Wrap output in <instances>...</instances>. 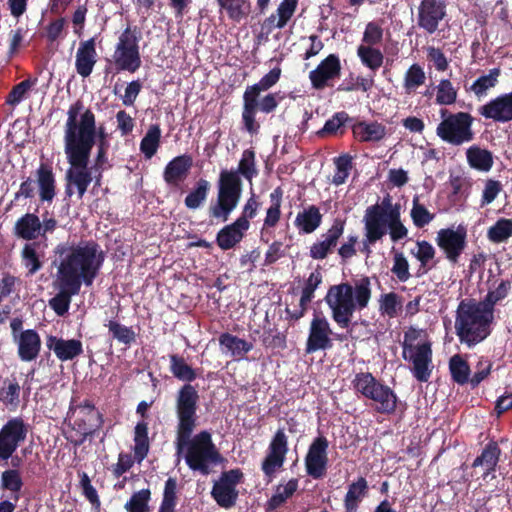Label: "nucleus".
Returning <instances> with one entry per match:
<instances>
[{
    "instance_id": "obj_1",
    "label": "nucleus",
    "mask_w": 512,
    "mask_h": 512,
    "mask_svg": "<svg viewBox=\"0 0 512 512\" xmlns=\"http://www.w3.org/2000/svg\"><path fill=\"white\" fill-rule=\"evenodd\" d=\"M81 100L73 103L67 112L64 131V151L70 168L66 172L65 195L71 197L76 187L78 199L85 195L93 181L92 169L88 168L91 151L95 145L96 118Z\"/></svg>"
},
{
    "instance_id": "obj_2",
    "label": "nucleus",
    "mask_w": 512,
    "mask_h": 512,
    "mask_svg": "<svg viewBox=\"0 0 512 512\" xmlns=\"http://www.w3.org/2000/svg\"><path fill=\"white\" fill-rule=\"evenodd\" d=\"M104 252L94 240L60 242L53 249L51 266L56 268L55 278L81 289L90 287L103 266Z\"/></svg>"
},
{
    "instance_id": "obj_3",
    "label": "nucleus",
    "mask_w": 512,
    "mask_h": 512,
    "mask_svg": "<svg viewBox=\"0 0 512 512\" xmlns=\"http://www.w3.org/2000/svg\"><path fill=\"white\" fill-rule=\"evenodd\" d=\"M257 175L255 151L252 149L243 151L237 169H222L217 183L216 201L208 208L210 219L226 222L241 199L243 189L241 176L251 182Z\"/></svg>"
},
{
    "instance_id": "obj_4",
    "label": "nucleus",
    "mask_w": 512,
    "mask_h": 512,
    "mask_svg": "<svg viewBox=\"0 0 512 512\" xmlns=\"http://www.w3.org/2000/svg\"><path fill=\"white\" fill-rule=\"evenodd\" d=\"M372 297L371 280L363 276L353 284L342 282L329 287L324 298L333 321L340 328H348L355 311L365 309Z\"/></svg>"
},
{
    "instance_id": "obj_5",
    "label": "nucleus",
    "mask_w": 512,
    "mask_h": 512,
    "mask_svg": "<svg viewBox=\"0 0 512 512\" xmlns=\"http://www.w3.org/2000/svg\"><path fill=\"white\" fill-rule=\"evenodd\" d=\"M494 315L488 314L474 299L462 300L456 310L455 330L459 341L469 348L491 334Z\"/></svg>"
},
{
    "instance_id": "obj_6",
    "label": "nucleus",
    "mask_w": 512,
    "mask_h": 512,
    "mask_svg": "<svg viewBox=\"0 0 512 512\" xmlns=\"http://www.w3.org/2000/svg\"><path fill=\"white\" fill-rule=\"evenodd\" d=\"M192 433L176 434L177 452L180 453L185 448V461L188 467L202 475H208L212 467L219 464L223 457L213 443L209 431L203 430L194 437H191Z\"/></svg>"
},
{
    "instance_id": "obj_7",
    "label": "nucleus",
    "mask_w": 512,
    "mask_h": 512,
    "mask_svg": "<svg viewBox=\"0 0 512 512\" xmlns=\"http://www.w3.org/2000/svg\"><path fill=\"white\" fill-rule=\"evenodd\" d=\"M357 394L373 401L375 411L380 414H393L397 409L398 396L386 384L382 383L370 372H359L352 380Z\"/></svg>"
},
{
    "instance_id": "obj_8",
    "label": "nucleus",
    "mask_w": 512,
    "mask_h": 512,
    "mask_svg": "<svg viewBox=\"0 0 512 512\" xmlns=\"http://www.w3.org/2000/svg\"><path fill=\"white\" fill-rule=\"evenodd\" d=\"M400 207L386 213L378 207L371 210L367 219V230H365V245H374L381 240L389 229L390 238L397 242L407 237L408 229L401 222Z\"/></svg>"
},
{
    "instance_id": "obj_9",
    "label": "nucleus",
    "mask_w": 512,
    "mask_h": 512,
    "mask_svg": "<svg viewBox=\"0 0 512 512\" xmlns=\"http://www.w3.org/2000/svg\"><path fill=\"white\" fill-rule=\"evenodd\" d=\"M442 118L436 128L437 136L446 143L460 146L474 140L472 129L474 117L468 112L451 113L447 109L440 111Z\"/></svg>"
},
{
    "instance_id": "obj_10",
    "label": "nucleus",
    "mask_w": 512,
    "mask_h": 512,
    "mask_svg": "<svg viewBox=\"0 0 512 512\" xmlns=\"http://www.w3.org/2000/svg\"><path fill=\"white\" fill-rule=\"evenodd\" d=\"M421 330L410 327L404 334L402 357L413 364V376L420 382H427L431 376L432 348L429 341L415 345Z\"/></svg>"
},
{
    "instance_id": "obj_11",
    "label": "nucleus",
    "mask_w": 512,
    "mask_h": 512,
    "mask_svg": "<svg viewBox=\"0 0 512 512\" xmlns=\"http://www.w3.org/2000/svg\"><path fill=\"white\" fill-rule=\"evenodd\" d=\"M281 72L280 67H274L258 83L247 86L243 94L242 122L248 133L257 134L259 132L260 124L256 121L258 97L261 92L269 90L279 81Z\"/></svg>"
},
{
    "instance_id": "obj_12",
    "label": "nucleus",
    "mask_w": 512,
    "mask_h": 512,
    "mask_svg": "<svg viewBox=\"0 0 512 512\" xmlns=\"http://www.w3.org/2000/svg\"><path fill=\"white\" fill-rule=\"evenodd\" d=\"M136 30L137 27L132 30L128 26L118 38L112 55L113 64L117 72L127 71L133 74L142 65L139 47L140 37L136 35Z\"/></svg>"
},
{
    "instance_id": "obj_13",
    "label": "nucleus",
    "mask_w": 512,
    "mask_h": 512,
    "mask_svg": "<svg viewBox=\"0 0 512 512\" xmlns=\"http://www.w3.org/2000/svg\"><path fill=\"white\" fill-rule=\"evenodd\" d=\"M199 393L196 386L183 384L175 395V412L177 416L176 434L185 435L193 432L197 425Z\"/></svg>"
},
{
    "instance_id": "obj_14",
    "label": "nucleus",
    "mask_w": 512,
    "mask_h": 512,
    "mask_svg": "<svg viewBox=\"0 0 512 512\" xmlns=\"http://www.w3.org/2000/svg\"><path fill=\"white\" fill-rule=\"evenodd\" d=\"M28 434V425L21 417L9 419L0 429V462L7 461L15 453Z\"/></svg>"
},
{
    "instance_id": "obj_15",
    "label": "nucleus",
    "mask_w": 512,
    "mask_h": 512,
    "mask_svg": "<svg viewBox=\"0 0 512 512\" xmlns=\"http://www.w3.org/2000/svg\"><path fill=\"white\" fill-rule=\"evenodd\" d=\"M242 478L243 473L240 469H231L223 472L220 479L214 483L211 496L220 507L229 509L236 504L239 494L236 486Z\"/></svg>"
},
{
    "instance_id": "obj_16",
    "label": "nucleus",
    "mask_w": 512,
    "mask_h": 512,
    "mask_svg": "<svg viewBox=\"0 0 512 512\" xmlns=\"http://www.w3.org/2000/svg\"><path fill=\"white\" fill-rule=\"evenodd\" d=\"M435 240L447 260L452 264H457L467 246V230L463 225H459L457 229L443 228L437 232Z\"/></svg>"
},
{
    "instance_id": "obj_17",
    "label": "nucleus",
    "mask_w": 512,
    "mask_h": 512,
    "mask_svg": "<svg viewBox=\"0 0 512 512\" xmlns=\"http://www.w3.org/2000/svg\"><path fill=\"white\" fill-rule=\"evenodd\" d=\"M288 437L283 428H279L271 439L267 454L262 461L261 470L271 480L277 470L282 468L288 453Z\"/></svg>"
},
{
    "instance_id": "obj_18",
    "label": "nucleus",
    "mask_w": 512,
    "mask_h": 512,
    "mask_svg": "<svg viewBox=\"0 0 512 512\" xmlns=\"http://www.w3.org/2000/svg\"><path fill=\"white\" fill-rule=\"evenodd\" d=\"M333 331L324 316L314 315L310 322L309 333L305 345V353L312 354L333 347L331 335Z\"/></svg>"
},
{
    "instance_id": "obj_19",
    "label": "nucleus",
    "mask_w": 512,
    "mask_h": 512,
    "mask_svg": "<svg viewBox=\"0 0 512 512\" xmlns=\"http://www.w3.org/2000/svg\"><path fill=\"white\" fill-rule=\"evenodd\" d=\"M446 16V4L441 0H421L418 7L417 25L428 34L438 30Z\"/></svg>"
},
{
    "instance_id": "obj_20",
    "label": "nucleus",
    "mask_w": 512,
    "mask_h": 512,
    "mask_svg": "<svg viewBox=\"0 0 512 512\" xmlns=\"http://www.w3.org/2000/svg\"><path fill=\"white\" fill-rule=\"evenodd\" d=\"M478 114L494 123L512 121V92L502 93L478 108Z\"/></svg>"
},
{
    "instance_id": "obj_21",
    "label": "nucleus",
    "mask_w": 512,
    "mask_h": 512,
    "mask_svg": "<svg viewBox=\"0 0 512 512\" xmlns=\"http://www.w3.org/2000/svg\"><path fill=\"white\" fill-rule=\"evenodd\" d=\"M341 75V62L336 54H329L318 66L310 71L309 79L316 90H323L330 86V81L338 79Z\"/></svg>"
},
{
    "instance_id": "obj_22",
    "label": "nucleus",
    "mask_w": 512,
    "mask_h": 512,
    "mask_svg": "<svg viewBox=\"0 0 512 512\" xmlns=\"http://www.w3.org/2000/svg\"><path fill=\"white\" fill-rule=\"evenodd\" d=\"M345 225V219L335 218L331 227L321 236L323 239L311 245L310 257L314 260H323L331 254L344 233Z\"/></svg>"
},
{
    "instance_id": "obj_23",
    "label": "nucleus",
    "mask_w": 512,
    "mask_h": 512,
    "mask_svg": "<svg viewBox=\"0 0 512 512\" xmlns=\"http://www.w3.org/2000/svg\"><path fill=\"white\" fill-rule=\"evenodd\" d=\"M193 166V158L182 154L170 160L164 168L163 179L170 187H179L184 182Z\"/></svg>"
},
{
    "instance_id": "obj_24",
    "label": "nucleus",
    "mask_w": 512,
    "mask_h": 512,
    "mask_svg": "<svg viewBox=\"0 0 512 512\" xmlns=\"http://www.w3.org/2000/svg\"><path fill=\"white\" fill-rule=\"evenodd\" d=\"M97 56L95 37L81 41L75 56L76 72L83 78L89 77L97 63Z\"/></svg>"
},
{
    "instance_id": "obj_25",
    "label": "nucleus",
    "mask_w": 512,
    "mask_h": 512,
    "mask_svg": "<svg viewBox=\"0 0 512 512\" xmlns=\"http://www.w3.org/2000/svg\"><path fill=\"white\" fill-rule=\"evenodd\" d=\"M35 178L39 200L42 203H52L56 196V177L52 165L41 162L35 171Z\"/></svg>"
},
{
    "instance_id": "obj_26",
    "label": "nucleus",
    "mask_w": 512,
    "mask_h": 512,
    "mask_svg": "<svg viewBox=\"0 0 512 512\" xmlns=\"http://www.w3.org/2000/svg\"><path fill=\"white\" fill-rule=\"evenodd\" d=\"M46 346L62 362L73 360L83 353V344L78 339H63L48 335Z\"/></svg>"
},
{
    "instance_id": "obj_27",
    "label": "nucleus",
    "mask_w": 512,
    "mask_h": 512,
    "mask_svg": "<svg viewBox=\"0 0 512 512\" xmlns=\"http://www.w3.org/2000/svg\"><path fill=\"white\" fill-rule=\"evenodd\" d=\"M14 341L17 344V354L21 361L31 362L39 356L42 342L36 330L21 331Z\"/></svg>"
},
{
    "instance_id": "obj_28",
    "label": "nucleus",
    "mask_w": 512,
    "mask_h": 512,
    "mask_svg": "<svg viewBox=\"0 0 512 512\" xmlns=\"http://www.w3.org/2000/svg\"><path fill=\"white\" fill-rule=\"evenodd\" d=\"M297 4L298 0H283L277 8L276 14H271L263 21L261 30L265 31V41L268 40V35L275 28L281 29L287 25L297 8Z\"/></svg>"
},
{
    "instance_id": "obj_29",
    "label": "nucleus",
    "mask_w": 512,
    "mask_h": 512,
    "mask_svg": "<svg viewBox=\"0 0 512 512\" xmlns=\"http://www.w3.org/2000/svg\"><path fill=\"white\" fill-rule=\"evenodd\" d=\"M321 282L322 275L320 272L315 271L309 275L302 289L298 308L295 310H290L289 308L285 309L287 318L297 321L305 315L308 309V305L314 298L315 290L318 288Z\"/></svg>"
},
{
    "instance_id": "obj_30",
    "label": "nucleus",
    "mask_w": 512,
    "mask_h": 512,
    "mask_svg": "<svg viewBox=\"0 0 512 512\" xmlns=\"http://www.w3.org/2000/svg\"><path fill=\"white\" fill-rule=\"evenodd\" d=\"M53 286L58 292L49 300V306L58 316H64L69 311L72 297L78 295L81 289L63 281H57L56 278Z\"/></svg>"
},
{
    "instance_id": "obj_31",
    "label": "nucleus",
    "mask_w": 512,
    "mask_h": 512,
    "mask_svg": "<svg viewBox=\"0 0 512 512\" xmlns=\"http://www.w3.org/2000/svg\"><path fill=\"white\" fill-rule=\"evenodd\" d=\"M501 449L496 441H489L483 448L481 454L477 456L472 467H482L484 469L483 478L486 479L489 475L496 471V467L500 460Z\"/></svg>"
},
{
    "instance_id": "obj_32",
    "label": "nucleus",
    "mask_w": 512,
    "mask_h": 512,
    "mask_svg": "<svg viewBox=\"0 0 512 512\" xmlns=\"http://www.w3.org/2000/svg\"><path fill=\"white\" fill-rule=\"evenodd\" d=\"M248 230L241 222L235 220L233 223L225 225L216 235L218 247L224 251L232 249L244 238Z\"/></svg>"
},
{
    "instance_id": "obj_33",
    "label": "nucleus",
    "mask_w": 512,
    "mask_h": 512,
    "mask_svg": "<svg viewBox=\"0 0 512 512\" xmlns=\"http://www.w3.org/2000/svg\"><path fill=\"white\" fill-rule=\"evenodd\" d=\"M13 234L20 239L33 241L40 236V218L34 213H26L17 219Z\"/></svg>"
},
{
    "instance_id": "obj_34",
    "label": "nucleus",
    "mask_w": 512,
    "mask_h": 512,
    "mask_svg": "<svg viewBox=\"0 0 512 512\" xmlns=\"http://www.w3.org/2000/svg\"><path fill=\"white\" fill-rule=\"evenodd\" d=\"M353 136L360 142H377L386 135V127L378 122L364 121L352 125Z\"/></svg>"
},
{
    "instance_id": "obj_35",
    "label": "nucleus",
    "mask_w": 512,
    "mask_h": 512,
    "mask_svg": "<svg viewBox=\"0 0 512 512\" xmlns=\"http://www.w3.org/2000/svg\"><path fill=\"white\" fill-rule=\"evenodd\" d=\"M299 486L297 478H291L285 485L279 484L275 488L273 495L267 500L265 504L266 512H273L284 506L288 499H290Z\"/></svg>"
},
{
    "instance_id": "obj_36",
    "label": "nucleus",
    "mask_w": 512,
    "mask_h": 512,
    "mask_svg": "<svg viewBox=\"0 0 512 512\" xmlns=\"http://www.w3.org/2000/svg\"><path fill=\"white\" fill-rule=\"evenodd\" d=\"M369 490L366 478L359 477L356 481L348 485L347 493L344 497V508L346 512H357L360 503L367 496Z\"/></svg>"
},
{
    "instance_id": "obj_37",
    "label": "nucleus",
    "mask_w": 512,
    "mask_h": 512,
    "mask_svg": "<svg viewBox=\"0 0 512 512\" xmlns=\"http://www.w3.org/2000/svg\"><path fill=\"white\" fill-rule=\"evenodd\" d=\"M321 223L322 214L316 205H310L298 212L294 221L296 228L304 234L313 233Z\"/></svg>"
},
{
    "instance_id": "obj_38",
    "label": "nucleus",
    "mask_w": 512,
    "mask_h": 512,
    "mask_svg": "<svg viewBox=\"0 0 512 512\" xmlns=\"http://www.w3.org/2000/svg\"><path fill=\"white\" fill-rule=\"evenodd\" d=\"M169 360L170 372L176 379L184 382V384H191L197 379V370L189 365L183 356L171 354Z\"/></svg>"
},
{
    "instance_id": "obj_39",
    "label": "nucleus",
    "mask_w": 512,
    "mask_h": 512,
    "mask_svg": "<svg viewBox=\"0 0 512 512\" xmlns=\"http://www.w3.org/2000/svg\"><path fill=\"white\" fill-rule=\"evenodd\" d=\"M21 386L15 377L6 378L0 388V402L10 411L20 406Z\"/></svg>"
},
{
    "instance_id": "obj_40",
    "label": "nucleus",
    "mask_w": 512,
    "mask_h": 512,
    "mask_svg": "<svg viewBox=\"0 0 512 512\" xmlns=\"http://www.w3.org/2000/svg\"><path fill=\"white\" fill-rule=\"evenodd\" d=\"M466 158L470 167L482 172L490 171L494 164L492 152L476 145L467 149Z\"/></svg>"
},
{
    "instance_id": "obj_41",
    "label": "nucleus",
    "mask_w": 512,
    "mask_h": 512,
    "mask_svg": "<svg viewBox=\"0 0 512 512\" xmlns=\"http://www.w3.org/2000/svg\"><path fill=\"white\" fill-rule=\"evenodd\" d=\"M219 344L225 347L231 356L241 359L253 349V344L228 332L220 334Z\"/></svg>"
},
{
    "instance_id": "obj_42",
    "label": "nucleus",
    "mask_w": 512,
    "mask_h": 512,
    "mask_svg": "<svg viewBox=\"0 0 512 512\" xmlns=\"http://www.w3.org/2000/svg\"><path fill=\"white\" fill-rule=\"evenodd\" d=\"M217 2L228 18L236 23H240L251 13L250 0H217Z\"/></svg>"
},
{
    "instance_id": "obj_43",
    "label": "nucleus",
    "mask_w": 512,
    "mask_h": 512,
    "mask_svg": "<svg viewBox=\"0 0 512 512\" xmlns=\"http://www.w3.org/2000/svg\"><path fill=\"white\" fill-rule=\"evenodd\" d=\"M512 282L510 280H501L497 287L489 290L483 300L477 302L488 314L494 315L495 305L505 299L510 290Z\"/></svg>"
},
{
    "instance_id": "obj_44",
    "label": "nucleus",
    "mask_w": 512,
    "mask_h": 512,
    "mask_svg": "<svg viewBox=\"0 0 512 512\" xmlns=\"http://www.w3.org/2000/svg\"><path fill=\"white\" fill-rule=\"evenodd\" d=\"M211 184L208 180L200 178L194 188L185 197L184 204L188 209H198L207 199Z\"/></svg>"
},
{
    "instance_id": "obj_45",
    "label": "nucleus",
    "mask_w": 512,
    "mask_h": 512,
    "mask_svg": "<svg viewBox=\"0 0 512 512\" xmlns=\"http://www.w3.org/2000/svg\"><path fill=\"white\" fill-rule=\"evenodd\" d=\"M134 455L141 462L149 452L148 424L145 421L138 422L134 430Z\"/></svg>"
},
{
    "instance_id": "obj_46",
    "label": "nucleus",
    "mask_w": 512,
    "mask_h": 512,
    "mask_svg": "<svg viewBox=\"0 0 512 512\" xmlns=\"http://www.w3.org/2000/svg\"><path fill=\"white\" fill-rule=\"evenodd\" d=\"M160 139V126L158 124L151 125L140 142V151L144 154L145 158L150 159L156 154L160 146Z\"/></svg>"
},
{
    "instance_id": "obj_47",
    "label": "nucleus",
    "mask_w": 512,
    "mask_h": 512,
    "mask_svg": "<svg viewBox=\"0 0 512 512\" xmlns=\"http://www.w3.org/2000/svg\"><path fill=\"white\" fill-rule=\"evenodd\" d=\"M357 56L361 63L374 73L382 66L384 60V56L378 48L364 44L358 46Z\"/></svg>"
},
{
    "instance_id": "obj_48",
    "label": "nucleus",
    "mask_w": 512,
    "mask_h": 512,
    "mask_svg": "<svg viewBox=\"0 0 512 512\" xmlns=\"http://www.w3.org/2000/svg\"><path fill=\"white\" fill-rule=\"evenodd\" d=\"M38 243H26L21 250L22 264L28 271V275H34L43 266L40 256L37 252Z\"/></svg>"
},
{
    "instance_id": "obj_49",
    "label": "nucleus",
    "mask_w": 512,
    "mask_h": 512,
    "mask_svg": "<svg viewBox=\"0 0 512 512\" xmlns=\"http://www.w3.org/2000/svg\"><path fill=\"white\" fill-rule=\"evenodd\" d=\"M449 370L451 378L460 385L470 383V366L468 362L459 354L453 355L449 360Z\"/></svg>"
},
{
    "instance_id": "obj_50",
    "label": "nucleus",
    "mask_w": 512,
    "mask_h": 512,
    "mask_svg": "<svg viewBox=\"0 0 512 512\" xmlns=\"http://www.w3.org/2000/svg\"><path fill=\"white\" fill-rule=\"evenodd\" d=\"M353 119L348 115L347 112L341 111L335 113L330 119H328L319 134L324 135H343L345 133L346 125L352 123Z\"/></svg>"
},
{
    "instance_id": "obj_51",
    "label": "nucleus",
    "mask_w": 512,
    "mask_h": 512,
    "mask_svg": "<svg viewBox=\"0 0 512 512\" xmlns=\"http://www.w3.org/2000/svg\"><path fill=\"white\" fill-rule=\"evenodd\" d=\"M24 483L19 469H7L1 474V488L9 491L13 499L17 502L20 498L19 493Z\"/></svg>"
},
{
    "instance_id": "obj_52",
    "label": "nucleus",
    "mask_w": 512,
    "mask_h": 512,
    "mask_svg": "<svg viewBox=\"0 0 512 512\" xmlns=\"http://www.w3.org/2000/svg\"><path fill=\"white\" fill-rule=\"evenodd\" d=\"M105 326L112 338L120 344L130 347L136 341V333L132 327L125 326L116 320H109Z\"/></svg>"
},
{
    "instance_id": "obj_53",
    "label": "nucleus",
    "mask_w": 512,
    "mask_h": 512,
    "mask_svg": "<svg viewBox=\"0 0 512 512\" xmlns=\"http://www.w3.org/2000/svg\"><path fill=\"white\" fill-rule=\"evenodd\" d=\"M37 78H27L13 86L6 96L5 104L15 107L21 103L27 96L28 92L36 85Z\"/></svg>"
},
{
    "instance_id": "obj_54",
    "label": "nucleus",
    "mask_w": 512,
    "mask_h": 512,
    "mask_svg": "<svg viewBox=\"0 0 512 512\" xmlns=\"http://www.w3.org/2000/svg\"><path fill=\"white\" fill-rule=\"evenodd\" d=\"M500 69L493 68L487 75H482L477 78L471 85L470 90L478 97L486 95L487 91L496 86L498 77L500 76Z\"/></svg>"
},
{
    "instance_id": "obj_55",
    "label": "nucleus",
    "mask_w": 512,
    "mask_h": 512,
    "mask_svg": "<svg viewBox=\"0 0 512 512\" xmlns=\"http://www.w3.org/2000/svg\"><path fill=\"white\" fill-rule=\"evenodd\" d=\"M488 239L493 243H502L512 236V219L501 218L488 229Z\"/></svg>"
},
{
    "instance_id": "obj_56",
    "label": "nucleus",
    "mask_w": 512,
    "mask_h": 512,
    "mask_svg": "<svg viewBox=\"0 0 512 512\" xmlns=\"http://www.w3.org/2000/svg\"><path fill=\"white\" fill-rule=\"evenodd\" d=\"M150 499V489H141L132 494L130 499L125 503L124 508L127 512H149Z\"/></svg>"
},
{
    "instance_id": "obj_57",
    "label": "nucleus",
    "mask_w": 512,
    "mask_h": 512,
    "mask_svg": "<svg viewBox=\"0 0 512 512\" xmlns=\"http://www.w3.org/2000/svg\"><path fill=\"white\" fill-rule=\"evenodd\" d=\"M336 172L332 178V183L335 186L344 184L349 177L350 171L353 168V158L349 154H343L334 158Z\"/></svg>"
},
{
    "instance_id": "obj_58",
    "label": "nucleus",
    "mask_w": 512,
    "mask_h": 512,
    "mask_svg": "<svg viewBox=\"0 0 512 512\" xmlns=\"http://www.w3.org/2000/svg\"><path fill=\"white\" fill-rule=\"evenodd\" d=\"M410 216L413 224L417 228H423L428 225L435 217L423 204L419 202V196L415 195L412 200V209Z\"/></svg>"
},
{
    "instance_id": "obj_59",
    "label": "nucleus",
    "mask_w": 512,
    "mask_h": 512,
    "mask_svg": "<svg viewBox=\"0 0 512 512\" xmlns=\"http://www.w3.org/2000/svg\"><path fill=\"white\" fill-rule=\"evenodd\" d=\"M426 76L424 69L417 63L412 64L404 75V88L410 93L425 83Z\"/></svg>"
},
{
    "instance_id": "obj_60",
    "label": "nucleus",
    "mask_w": 512,
    "mask_h": 512,
    "mask_svg": "<svg viewBox=\"0 0 512 512\" xmlns=\"http://www.w3.org/2000/svg\"><path fill=\"white\" fill-rule=\"evenodd\" d=\"M436 91V103L439 105H452L457 100V89L449 79L440 80Z\"/></svg>"
},
{
    "instance_id": "obj_61",
    "label": "nucleus",
    "mask_w": 512,
    "mask_h": 512,
    "mask_svg": "<svg viewBox=\"0 0 512 512\" xmlns=\"http://www.w3.org/2000/svg\"><path fill=\"white\" fill-rule=\"evenodd\" d=\"M260 206L261 203L259 202L258 197L254 193H252L251 196L247 199L245 205L243 206L241 215L236 220L241 222L245 227L249 229L250 220L255 218Z\"/></svg>"
},
{
    "instance_id": "obj_62",
    "label": "nucleus",
    "mask_w": 512,
    "mask_h": 512,
    "mask_svg": "<svg viewBox=\"0 0 512 512\" xmlns=\"http://www.w3.org/2000/svg\"><path fill=\"white\" fill-rule=\"evenodd\" d=\"M391 271L400 282H406L411 277L408 260L402 252L394 254Z\"/></svg>"
},
{
    "instance_id": "obj_63",
    "label": "nucleus",
    "mask_w": 512,
    "mask_h": 512,
    "mask_svg": "<svg viewBox=\"0 0 512 512\" xmlns=\"http://www.w3.org/2000/svg\"><path fill=\"white\" fill-rule=\"evenodd\" d=\"M492 362L484 356H481L475 366V372L470 378V385L472 388L477 387L483 380H485L492 369Z\"/></svg>"
},
{
    "instance_id": "obj_64",
    "label": "nucleus",
    "mask_w": 512,
    "mask_h": 512,
    "mask_svg": "<svg viewBox=\"0 0 512 512\" xmlns=\"http://www.w3.org/2000/svg\"><path fill=\"white\" fill-rule=\"evenodd\" d=\"M383 40V28L375 21L367 23L365 31L363 33L362 41L366 44L365 46H375Z\"/></svg>"
}]
</instances>
